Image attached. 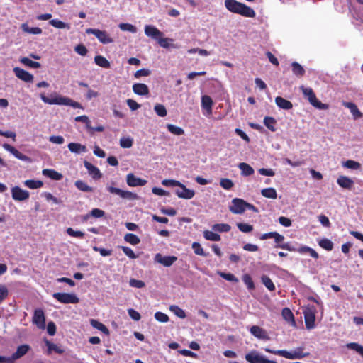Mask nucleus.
I'll use <instances>...</instances> for the list:
<instances>
[{"mask_svg": "<svg viewBox=\"0 0 363 363\" xmlns=\"http://www.w3.org/2000/svg\"><path fill=\"white\" fill-rule=\"evenodd\" d=\"M345 347L349 349L355 351L363 358V346L357 342L347 343Z\"/></svg>", "mask_w": 363, "mask_h": 363, "instance_id": "obj_33", "label": "nucleus"}, {"mask_svg": "<svg viewBox=\"0 0 363 363\" xmlns=\"http://www.w3.org/2000/svg\"><path fill=\"white\" fill-rule=\"evenodd\" d=\"M319 245L326 250H331L333 247V242L327 238L320 240L319 241Z\"/></svg>", "mask_w": 363, "mask_h": 363, "instance_id": "obj_53", "label": "nucleus"}, {"mask_svg": "<svg viewBox=\"0 0 363 363\" xmlns=\"http://www.w3.org/2000/svg\"><path fill=\"white\" fill-rule=\"evenodd\" d=\"M261 281H262V283L265 286V287L270 291H273L275 290V286H274L273 281L267 275L262 276Z\"/></svg>", "mask_w": 363, "mask_h": 363, "instance_id": "obj_37", "label": "nucleus"}, {"mask_svg": "<svg viewBox=\"0 0 363 363\" xmlns=\"http://www.w3.org/2000/svg\"><path fill=\"white\" fill-rule=\"evenodd\" d=\"M203 237L206 240L210 241H220L221 239L220 235L210 230H205L203 232Z\"/></svg>", "mask_w": 363, "mask_h": 363, "instance_id": "obj_39", "label": "nucleus"}, {"mask_svg": "<svg viewBox=\"0 0 363 363\" xmlns=\"http://www.w3.org/2000/svg\"><path fill=\"white\" fill-rule=\"evenodd\" d=\"M337 183L342 188L350 189L354 184V182L346 176H340L337 179Z\"/></svg>", "mask_w": 363, "mask_h": 363, "instance_id": "obj_23", "label": "nucleus"}, {"mask_svg": "<svg viewBox=\"0 0 363 363\" xmlns=\"http://www.w3.org/2000/svg\"><path fill=\"white\" fill-rule=\"evenodd\" d=\"M50 24L56 28L60 29H69L70 26L69 24L62 22L58 19H52L50 21Z\"/></svg>", "mask_w": 363, "mask_h": 363, "instance_id": "obj_45", "label": "nucleus"}, {"mask_svg": "<svg viewBox=\"0 0 363 363\" xmlns=\"http://www.w3.org/2000/svg\"><path fill=\"white\" fill-rule=\"evenodd\" d=\"M242 281L247 285L248 289L252 290L255 289L254 282L249 274H244L242 276Z\"/></svg>", "mask_w": 363, "mask_h": 363, "instance_id": "obj_55", "label": "nucleus"}, {"mask_svg": "<svg viewBox=\"0 0 363 363\" xmlns=\"http://www.w3.org/2000/svg\"><path fill=\"white\" fill-rule=\"evenodd\" d=\"M262 195L269 199H276L277 197V191L274 188H266L262 190Z\"/></svg>", "mask_w": 363, "mask_h": 363, "instance_id": "obj_40", "label": "nucleus"}, {"mask_svg": "<svg viewBox=\"0 0 363 363\" xmlns=\"http://www.w3.org/2000/svg\"><path fill=\"white\" fill-rule=\"evenodd\" d=\"M169 309L175 315L180 318H184L186 317L184 311L177 306L172 305L169 307Z\"/></svg>", "mask_w": 363, "mask_h": 363, "instance_id": "obj_50", "label": "nucleus"}, {"mask_svg": "<svg viewBox=\"0 0 363 363\" xmlns=\"http://www.w3.org/2000/svg\"><path fill=\"white\" fill-rule=\"evenodd\" d=\"M275 103L278 107L284 110H289L293 107L291 101L281 96H277L275 98Z\"/></svg>", "mask_w": 363, "mask_h": 363, "instance_id": "obj_25", "label": "nucleus"}, {"mask_svg": "<svg viewBox=\"0 0 363 363\" xmlns=\"http://www.w3.org/2000/svg\"><path fill=\"white\" fill-rule=\"evenodd\" d=\"M67 233L72 237L83 238L84 236V233L80 230H74L72 228H68L66 230Z\"/></svg>", "mask_w": 363, "mask_h": 363, "instance_id": "obj_54", "label": "nucleus"}, {"mask_svg": "<svg viewBox=\"0 0 363 363\" xmlns=\"http://www.w3.org/2000/svg\"><path fill=\"white\" fill-rule=\"evenodd\" d=\"M33 323L40 329H44L45 328V315L42 309L38 308L35 310L33 317Z\"/></svg>", "mask_w": 363, "mask_h": 363, "instance_id": "obj_13", "label": "nucleus"}, {"mask_svg": "<svg viewBox=\"0 0 363 363\" xmlns=\"http://www.w3.org/2000/svg\"><path fill=\"white\" fill-rule=\"evenodd\" d=\"M74 121L77 122H82V123H85L87 129L91 128V121L89 120L88 116H86L85 115L76 117L74 118Z\"/></svg>", "mask_w": 363, "mask_h": 363, "instance_id": "obj_56", "label": "nucleus"}, {"mask_svg": "<svg viewBox=\"0 0 363 363\" xmlns=\"http://www.w3.org/2000/svg\"><path fill=\"white\" fill-rule=\"evenodd\" d=\"M179 189L175 191V194L177 195L179 198L184 199H191L194 196V191L192 189H187L183 184H182V186H179Z\"/></svg>", "mask_w": 363, "mask_h": 363, "instance_id": "obj_14", "label": "nucleus"}, {"mask_svg": "<svg viewBox=\"0 0 363 363\" xmlns=\"http://www.w3.org/2000/svg\"><path fill=\"white\" fill-rule=\"evenodd\" d=\"M162 184L165 186H182V183L174 179H164Z\"/></svg>", "mask_w": 363, "mask_h": 363, "instance_id": "obj_60", "label": "nucleus"}, {"mask_svg": "<svg viewBox=\"0 0 363 363\" xmlns=\"http://www.w3.org/2000/svg\"><path fill=\"white\" fill-rule=\"evenodd\" d=\"M74 50L77 54H79L82 56H85L88 52L86 48L82 44H79V45H77L74 48Z\"/></svg>", "mask_w": 363, "mask_h": 363, "instance_id": "obj_64", "label": "nucleus"}, {"mask_svg": "<svg viewBox=\"0 0 363 363\" xmlns=\"http://www.w3.org/2000/svg\"><path fill=\"white\" fill-rule=\"evenodd\" d=\"M220 185L224 189L229 190L233 186V182L229 179H221Z\"/></svg>", "mask_w": 363, "mask_h": 363, "instance_id": "obj_59", "label": "nucleus"}, {"mask_svg": "<svg viewBox=\"0 0 363 363\" xmlns=\"http://www.w3.org/2000/svg\"><path fill=\"white\" fill-rule=\"evenodd\" d=\"M90 324L93 328L98 329L99 330L101 331L104 334L108 335L109 333V330H108V328L103 323H100L99 321H98L96 320H94V319L90 320Z\"/></svg>", "mask_w": 363, "mask_h": 363, "instance_id": "obj_31", "label": "nucleus"}, {"mask_svg": "<svg viewBox=\"0 0 363 363\" xmlns=\"http://www.w3.org/2000/svg\"><path fill=\"white\" fill-rule=\"evenodd\" d=\"M133 91L135 94L145 96L149 94L147 86L142 83H136L133 85Z\"/></svg>", "mask_w": 363, "mask_h": 363, "instance_id": "obj_19", "label": "nucleus"}, {"mask_svg": "<svg viewBox=\"0 0 363 363\" xmlns=\"http://www.w3.org/2000/svg\"><path fill=\"white\" fill-rule=\"evenodd\" d=\"M145 33L147 36L151 37L154 39H158L163 35L162 33L156 27L150 25H147L145 26Z\"/></svg>", "mask_w": 363, "mask_h": 363, "instance_id": "obj_17", "label": "nucleus"}, {"mask_svg": "<svg viewBox=\"0 0 363 363\" xmlns=\"http://www.w3.org/2000/svg\"><path fill=\"white\" fill-rule=\"evenodd\" d=\"M252 335L259 339L266 338V332L259 326L254 325L250 330Z\"/></svg>", "mask_w": 363, "mask_h": 363, "instance_id": "obj_29", "label": "nucleus"}, {"mask_svg": "<svg viewBox=\"0 0 363 363\" xmlns=\"http://www.w3.org/2000/svg\"><path fill=\"white\" fill-rule=\"evenodd\" d=\"M237 226L243 233H250L253 230L252 225L247 223H238Z\"/></svg>", "mask_w": 363, "mask_h": 363, "instance_id": "obj_57", "label": "nucleus"}, {"mask_svg": "<svg viewBox=\"0 0 363 363\" xmlns=\"http://www.w3.org/2000/svg\"><path fill=\"white\" fill-rule=\"evenodd\" d=\"M167 128L171 133L175 135H182L184 133V131L182 128L172 124H167Z\"/></svg>", "mask_w": 363, "mask_h": 363, "instance_id": "obj_46", "label": "nucleus"}, {"mask_svg": "<svg viewBox=\"0 0 363 363\" xmlns=\"http://www.w3.org/2000/svg\"><path fill=\"white\" fill-rule=\"evenodd\" d=\"M24 185L29 189H36L43 186V183L39 180L28 179L24 182Z\"/></svg>", "mask_w": 363, "mask_h": 363, "instance_id": "obj_35", "label": "nucleus"}, {"mask_svg": "<svg viewBox=\"0 0 363 363\" xmlns=\"http://www.w3.org/2000/svg\"><path fill=\"white\" fill-rule=\"evenodd\" d=\"M53 297L62 303H77L79 298L74 294L55 293Z\"/></svg>", "mask_w": 363, "mask_h": 363, "instance_id": "obj_8", "label": "nucleus"}, {"mask_svg": "<svg viewBox=\"0 0 363 363\" xmlns=\"http://www.w3.org/2000/svg\"><path fill=\"white\" fill-rule=\"evenodd\" d=\"M12 198L15 201H22L29 198L30 194L28 191L23 190L18 186H14L11 189Z\"/></svg>", "mask_w": 363, "mask_h": 363, "instance_id": "obj_11", "label": "nucleus"}, {"mask_svg": "<svg viewBox=\"0 0 363 363\" xmlns=\"http://www.w3.org/2000/svg\"><path fill=\"white\" fill-rule=\"evenodd\" d=\"M238 167L241 170V174L243 176H250L254 173L253 168L245 162L240 163Z\"/></svg>", "mask_w": 363, "mask_h": 363, "instance_id": "obj_30", "label": "nucleus"}, {"mask_svg": "<svg viewBox=\"0 0 363 363\" xmlns=\"http://www.w3.org/2000/svg\"><path fill=\"white\" fill-rule=\"evenodd\" d=\"M212 229L214 230V231H217V232H220V233H226V232H229L231 229V227L230 225L228 224H226V223H218V224H214L213 226H212Z\"/></svg>", "mask_w": 363, "mask_h": 363, "instance_id": "obj_38", "label": "nucleus"}, {"mask_svg": "<svg viewBox=\"0 0 363 363\" xmlns=\"http://www.w3.org/2000/svg\"><path fill=\"white\" fill-rule=\"evenodd\" d=\"M343 106L350 109L351 113L354 119L359 118L362 116V113L359 111V108L352 102H343Z\"/></svg>", "mask_w": 363, "mask_h": 363, "instance_id": "obj_21", "label": "nucleus"}, {"mask_svg": "<svg viewBox=\"0 0 363 363\" xmlns=\"http://www.w3.org/2000/svg\"><path fill=\"white\" fill-rule=\"evenodd\" d=\"M3 147L9 151V152H11L16 158L21 160V161H24V162H30V158L22 154L21 152H20L18 150H17L15 147H13V146H11V145H9L7 143H4L3 145Z\"/></svg>", "mask_w": 363, "mask_h": 363, "instance_id": "obj_15", "label": "nucleus"}, {"mask_svg": "<svg viewBox=\"0 0 363 363\" xmlns=\"http://www.w3.org/2000/svg\"><path fill=\"white\" fill-rule=\"evenodd\" d=\"M301 89L303 92V96L307 98L310 104L314 107L320 110H325L328 108V106L325 104L321 103L318 101L313 91L310 87L301 86Z\"/></svg>", "mask_w": 363, "mask_h": 363, "instance_id": "obj_4", "label": "nucleus"}, {"mask_svg": "<svg viewBox=\"0 0 363 363\" xmlns=\"http://www.w3.org/2000/svg\"><path fill=\"white\" fill-rule=\"evenodd\" d=\"M118 27L123 31H128L132 33H135L137 32V28L130 23H121L118 25Z\"/></svg>", "mask_w": 363, "mask_h": 363, "instance_id": "obj_49", "label": "nucleus"}, {"mask_svg": "<svg viewBox=\"0 0 363 363\" xmlns=\"http://www.w3.org/2000/svg\"><path fill=\"white\" fill-rule=\"evenodd\" d=\"M21 28L25 33H28L33 35H39L42 33V29L38 27L30 28L26 23L21 25Z\"/></svg>", "mask_w": 363, "mask_h": 363, "instance_id": "obj_32", "label": "nucleus"}, {"mask_svg": "<svg viewBox=\"0 0 363 363\" xmlns=\"http://www.w3.org/2000/svg\"><path fill=\"white\" fill-rule=\"evenodd\" d=\"M281 315L286 321L290 323L293 326L296 325L294 314L289 308H284L281 311Z\"/></svg>", "mask_w": 363, "mask_h": 363, "instance_id": "obj_26", "label": "nucleus"}, {"mask_svg": "<svg viewBox=\"0 0 363 363\" xmlns=\"http://www.w3.org/2000/svg\"><path fill=\"white\" fill-rule=\"evenodd\" d=\"M87 34H93L103 44H108L113 42V39L105 30H101L95 28H87Z\"/></svg>", "mask_w": 363, "mask_h": 363, "instance_id": "obj_7", "label": "nucleus"}, {"mask_svg": "<svg viewBox=\"0 0 363 363\" xmlns=\"http://www.w3.org/2000/svg\"><path fill=\"white\" fill-rule=\"evenodd\" d=\"M249 363H277L275 360H270L258 351L253 350L247 353L245 356Z\"/></svg>", "mask_w": 363, "mask_h": 363, "instance_id": "obj_5", "label": "nucleus"}, {"mask_svg": "<svg viewBox=\"0 0 363 363\" xmlns=\"http://www.w3.org/2000/svg\"><path fill=\"white\" fill-rule=\"evenodd\" d=\"M76 187L84 192H92L93 188L89 186L86 182L82 180H77L74 183Z\"/></svg>", "mask_w": 363, "mask_h": 363, "instance_id": "obj_34", "label": "nucleus"}, {"mask_svg": "<svg viewBox=\"0 0 363 363\" xmlns=\"http://www.w3.org/2000/svg\"><path fill=\"white\" fill-rule=\"evenodd\" d=\"M155 318L157 321L161 323H167L169 320L168 315L162 312L155 313Z\"/></svg>", "mask_w": 363, "mask_h": 363, "instance_id": "obj_61", "label": "nucleus"}, {"mask_svg": "<svg viewBox=\"0 0 363 363\" xmlns=\"http://www.w3.org/2000/svg\"><path fill=\"white\" fill-rule=\"evenodd\" d=\"M293 73L298 77H301L304 74L305 70L303 67L298 62H294L291 64Z\"/></svg>", "mask_w": 363, "mask_h": 363, "instance_id": "obj_44", "label": "nucleus"}, {"mask_svg": "<svg viewBox=\"0 0 363 363\" xmlns=\"http://www.w3.org/2000/svg\"><path fill=\"white\" fill-rule=\"evenodd\" d=\"M84 167L87 169L89 174L94 178V179H99L101 177V174L100 173L99 169L94 166L92 164L87 161H84Z\"/></svg>", "mask_w": 363, "mask_h": 363, "instance_id": "obj_20", "label": "nucleus"}, {"mask_svg": "<svg viewBox=\"0 0 363 363\" xmlns=\"http://www.w3.org/2000/svg\"><path fill=\"white\" fill-rule=\"evenodd\" d=\"M218 274L220 277L223 278L224 279L232 281V282H238V279L233 274L231 273H225L223 272H218Z\"/></svg>", "mask_w": 363, "mask_h": 363, "instance_id": "obj_52", "label": "nucleus"}, {"mask_svg": "<svg viewBox=\"0 0 363 363\" xmlns=\"http://www.w3.org/2000/svg\"><path fill=\"white\" fill-rule=\"evenodd\" d=\"M94 62L98 66L103 68L110 67V62L104 56L96 55L94 57Z\"/></svg>", "mask_w": 363, "mask_h": 363, "instance_id": "obj_36", "label": "nucleus"}, {"mask_svg": "<svg viewBox=\"0 0 363 363\" xmlns=\"http://www.w3.org/2000/svg\"><path fill=\"white\" fill-rule=\"evenodd\" d=\"M276 120L273 117L266 116L264 118V124L265 126L269 129L271 131H276L275 125Z\"/></svg>", "mask_w": 363, "mask_h": 363, "instance_id": "obj_43", "label": "nucleus"}, {"mask_svg": "<svg viewBox=\"0 0 363 363\" xmlns=\"http://www.w3.org/2000/svg\"><path fill=\"white\" fill-rule=\"evenodd\" d=\"M40 99L44 103L50 104V105L56 104V105L69 106L74 108H82V105L79 103L76 102V101H73L72 99H71L70 98L66 97V96L55 95L54 96H51V98H48L42 94H40Z\"/></svg>", "mask_w": 363, "mask_h": 363, "instance_id": "obj_2", "label": "nucleus"}, {"mask_svg": "<svg viewBox=\"0 0 363 363\" xmlns=\"http://www.w3.org/2000/svg\"><path fill=\"white\" fill-rule=\"evenodd\" d=\"M42 173L45 177L54 180H60L62 178V174L56 172L54 169H45L43 170Z\"/></svg>", "mask_w": 363, "mask_h": 363, "instance_id": "obj_27", "label": "nucleus"}, {"mask_svg": "<svg viewBox=\"0 0 363 363\" xmlns=\"http://www.w3.org/2000/svg\"><path fill=\"white\" fill-rule=\"evenodd\" d=\"M129 284L132 287L141 289L145 286V283L141 280L131 279L129 281Z\"/></svg>", "mask_w": 363, "mask_h": 363, "instance_id": "obj_62", "label": "nucleus"}, {"mask_svg": "<svg viewBox=\"0 0 363 363\" xmlns=\"http://www.w3.org/2000/svg\"><path fill=\"white\" fill-rule=\"evenodd\" d=\"M154 260L164 267H170L177 260V257L175 256H162L160 253H157L155 255Z\"/></svg>", "mask_w": 363, "mask_h": 363, "instance_id": "obj_12", "label": "nucleus"}, {"mask_svg": "<svg viewBox=\"0 0 363 363\" xmlns=\"http://www.w3.org/2000/svg\"><path fill=\"white\" fill-rule=\"evenodd\" d=\"M133 144V139L130 137H123L120 139V145L123 148H130Z\"/></svg>", "mask_w": 363, "mask_h": 363, "instance_id": "obj_48", "label": "nucleus"}, {"mask_svg": "<svg viewBox=\"0 0 363 363\" xmlns=\"http://www.w3.org/2000/svg\"><path fill=\"white\" fill-rule=\"evenodd\" d=\"M20 62L22 64H23L26 66H28L30 67H32V68H39L40 67V64L39 62L33 61L28 57L21 58Z\"/></svg>", "mask_w": 363, "mask_h": 363, "instance_id": "obj_47", "label": "nucleus"}, {"mask_svg": "<svg viewBox=\"0 0 363 363\" xmlns=\"http://www.w3.org/2000/svg\"><path fill=\"white\" fill-rule=\"evenodd\" d=\"M68 148L72 152L77 154L86 152V147L85 145L77 143H70L68 145Z\"/></svg>", "mask_w": 363, "mask_h": 363, "instance_id": "obj_28", "label": "nucleus"}, {"mask_svg": "<svg viewBox=\"0 0 363 363\" xmlns=\"http://www.w3.org/2000/svg\"><path fill=\"white\" fill-rule=\"evenodd\" d=\"M124 240L127 242H128L131 245H138L140 242V238L137 235H135V234H133V233H127L124 236Z\"/></svg>", "mask_w": 363, "mask_h": 363, "instance_id": "obj_42", "label": "nucleus"}, {"mask_svg": "<svg viewBox=\"0 0 363 363\" xmlns=\"http://www.w3.org/2000/svg\"><path fill=\"white\" fill-rule=\"evenodd\" d=\"M146 183V180L136 177L133 174H128L127 175V184L130 186H144Z\"/></svg>", "mask_w": 363, "mask_h": 363, "instance_id": "obj_18", "label": "nucleus"}, {"mask_svg": "<svg viewBox=\"0 0 363 363\" xmlns=\"http://www.w3.org/2000/svg\"><path fill=\"white\" fill-rule=\"evenodd\" d=\"M342 166L345 168L354 170L360 169L361 168V164L359 162L351 160H348L343 162Z\"/></svg>", "mask_w": 363, "mask_h": 363, "instance_id": "obj_41", "label": "nucleus"}, {"mask_svg": "<svg viewBox=\"0 0 363 363\" xmlns=\"http://www.w3.org/2000/svg\"><path fill=\"white\" fill-rule=\"evenodd\" d=\"M121 250L124 252V254L128 256L130 259H136L138 256L135 254L132 249L128 247L121 246Z\"/></svg>", "mask_w": 363, "mask_h": 363, "instance_id": "obj_58", "label": "nucleus"}, {"mask_svg": "<svg viewBox=\"0 0 363 363\" xmlns=\"http://www.w3.org/2000/svg\"><path fill=\"white\" fill-rule=\"evenodd\" d=\"M13 72L16 76L22 81L26 82H32L33 81V76L21 68L14 67Z\"/></svg>", "mask_w": 363, "mask_h": 363, "instance_id": "obj_16", "label": "nucleus"}, {"mask_svg": "<svg viewBox=\"0 0 363 363\" xmlns=\"http://www.w3.org/2000/svg\"><path fill=\"white\" fill-rule=\"evenodd\" d=\"M231 203L229 210L235 214H242L246 210V202L243 199L235 198Z\"/></svg>", "mask_w": 363, "mask_h": 363, "instance_id": "obj_10", "label": "nucleus"}, {"mask_svg": "<svg viewBox=\"0 0 363 363\" xmlns=\"http://www.w3.org/2000/svg\"><path fill=\"white\" fill-rule=\"evenodd\" d=\"M106 189L112 194L119 196L123 199H127L129 200H134L137 199V195L133 192L128 191H124L118 188H116L113 186L107 185Z\"/></svg>", "mask_w": 363, "mask_h": 363, "instance_id": "obj_9", "label": "nucleus"}, {"mask_svg": "<svg viewBox=\"0 0 363 363\" xmlns=\"http://www.w3.org/2000/svg\"><path fill=\"white\" fill-rule=\"evenodd\" d=\"M192 248L194 249L196 255L206 256L203 250L199 243L194 242L192 244Z\"/></svg>", "mask_w": 363, "mask_h": 363, "instance_id": "obj_63", "label": "nucleus"}, {"mask_svg": "<svg viewBox=\"0 0 363 363\" xmlns=\"http://www.w3.org/2000/svg\"><path fill=\"white\" fill-rule=\"evenodd\" d=\"M154 111H155L157 115L160 117H164L167 116V113L165 106L160 104H157L155 105Z\"/></svg>", "mask_w": 363, "mask_h": 363, "instance_id": "obj_51", "label": "nucleus"}, {"mask_svg": "<svg viewBox=\"0 0 363 363\" xmlns=\"http://www.w3.org/2000/svg\"><path fill=\"white\" fill-rule=\"evenodd\" d=\"M316 309L314 306H308L303 310L306 327L308 330L315 328Z\"/></svg>", "mask_w": 363, "mask_h": 363, "instance_id": "obj_6", "label": "nucleus"}, {"mask_svg": "<svg viewBox=\"0 0 363 363\" xmlns=\"http://www.w3.org/2000/svg\"><path fill=\"white\" fill-rule=\"evenodd\" d=\"M212 105H213V100L209 96H207V95L202 96L201 107L206 111L208 114H211L212 113Z\"/></svg>", "mask_w": 363, "mask_h": 363, "instance_id": "obj_24", "label": "nucleus"}, {"mask_svg": "<svg viewBox=\"0 0 363 363\" xmlns=\"http://www.w3.org/2000/svg\"><path fill=\"white\" fill-rule=\"evenodd\" d=\"M265 351L271 354L281 356L289 359H299L308 357L309 355L308 352L303 353L302 352L301 348H298L291 352H289L287 350H274L269 348H266Z\"/></svg>", "mask_w": 363, "mask_h": 363, "instance_id": "obj_3", "label": "nucleus"}, {"mask_svg": "<svg viewBox=\"0 0 363 363\" xmlns=\"http://www.w3.org/2000/svg\"><path fill=\"white\" fill-rule=\"evenodd\" d=\"M225 6L229 11L245 17L253 18L255 16V12L252 8L235 0H225Z\"/></svg>", "mask_w": 363, "mask_h": 363, "instance_id": "obj_1", "label": "nucleus"}, {"mask_svg": "<svg viewBox=\"0 0 363 363\" xmlns=\"http://www.w3.org/2000/svg\"><path fill=\"white\" fill-rule=\"evenodd\" d=\"M28 350L29 346L28 345H22L18 347L16 351L11 355L13 362L24 356L28 352Z\"/></svg>", "mask_w": 363, "mask_h": 363, "instance_id": "obj_22", "label": "nucleus"}]
</instances>
